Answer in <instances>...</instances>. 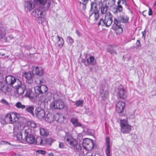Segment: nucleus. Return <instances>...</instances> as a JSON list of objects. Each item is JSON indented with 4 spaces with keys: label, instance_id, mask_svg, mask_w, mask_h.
<instances>
[{
    "label": "nucleus",
    "instance_id": "cd10ccee",
    "mask_svg": "<svg viewBox=\"0 0 156 156\" xmlns=\"http://www.w3.org/2000/svg\"><path fill=\"white\" fill-rule=\"evenodd\" d=\"M45 119V121L49 122H51L53 121L54 120L53 115L50 114H48L46 117H44V119Z\"/></svg>",
    "mask_w": 156,
    "mask_h": 156
},
{
    "label": "nucleus",
    "instance_id": "f03ea898",
    "mask_svg": "<svg viewBox=\"0 0 156 156\" xmlns=\"http://www.w3.org/2000/svg\"><path fill=\"white\" fill-rule=\"evenodd\" d=\"M94 142L92 140L87 138L83 141V147H82L81 151H83V153L79 154L80 156L82 155L83 154H85V151L87 152V151H89L92 149L94 147Z\"/></svg>",
    "mask_w": 156,
    "mask_h": 156
},
{
    "label": "nucleus",
    "instance_id": "ea45409f",
    "mask_svg": "<svg viewBox=\"0 0 156 156\" xmlns=\"http://www.w3.org/2000/svg\"><path fill=\"white\" fill-rule=\"evenodd\" d=\"M120 2L119 4H121V3H122V5H123L125 6L126 9H129L128 6L126 3V0H118V2Z\"/></svg>",
    "mask_w": 156,
    "mask_h": 156
},
{
    "label": "nucleus",
    "instance_id": "37998d69",
    "mask_svg": "<svg viewBox=\"0 0 156 156\" xmlns=\"http://www.w3.org/2000/svg\"><path fill=\"white\" fill-rule=\"evenodd\" d=\"M98 25H101L102 26H104L105 25V23L104 21V20L101 19L99 21V22L98 23Z\"/></svg>",
    "mask_w": 156,
    "mask_h": 156
},
{
    "label": "nucleus",
    "instance_id": "5701e85b",
    "mask_svg": "<svg viewBox=\"0 0 156 156\" xmlns=\"http://www.w3.org/2000/svg\"><path fill=\"white\" fill-rule=\"evenodd\" d=\"M91 8L90 12H99L97 8V5L96 2H93L91 3Z\"/></svg>",
    "mask_w": 156,
    "mask_h": 156
},
{
    "label": "nucleus",
    "instance_id": "e433bc0d",
    "mask_svg": "<svg viewBox=\"0 0 156 156\" xmlns=\"http://www.w3.org/2000/svg\"><path fill=\"white\" fill-rule=\"evenodd\" d=\"M57 38L59 42H60V43L58 44L59 47H62L63 46L64 42L63 39L60 37L58 35H57Z\"/></svg>",
    "mask_w": 156,
    "mask_h": 156
},
{
    "label": "nucleus",
    "instance_id": "dca6fc26",
    "mask_svg": "<svg viewBox=\"0 0 156 156\" xmlns=\"http://www.w3.org/2000/svg\"><path fill=\"white\" fill-rule=\"evenodd\" d=\"M104 21L105 25L107 27L110 26L112 22V16L111 13H108L107 15H105Z\"/></svg>",
    "mask_w": 156,
    "mask_h": 156
},
{
    "label": "nucleus",
    "instance_id": "72a5a7b5",
    "mask_svg": "<svg viewBox=\"0 0 156 156\" xmlns=\"http://www.w3.org/2000/svg\"><path fill=\"white\" fill-rule=\"evenodd\" d=\"M3 80V75L0 73V90L2 89L4 87V84L2 83Z\"/></svg>",
    "mask_w": 156,
    "mask_h": 156
},
{
    "label": "nucleus",
    "instance_id": "8fccbe9b",
    "mask_svg": "<svg viewBox=\"0 0 156 156\" xmlns=\"http://www.w3.org/2000/svg\"><path fill=\"white\" fill-rule=\"evenodd\" d=\"M46 141L47 143L51 144L52 142V140L51 138H47L46 139Z\"/></svg>",
    "mask_w": 156,
    "mask_h": 156
},
{
    "label": "nucleus",
    "instance_id": "4be33fe9",
    "mask_svg": "<svg viewBox=\"0 0 156 156\" xmlns=\"http://www.w3.org/2000/svg\"><path fill=\"white\" fill-rule=\"evenodd\" d=\"M94 58L93 56H90L89 57L87 58L84 63L86 66H88L90 64L93 65L94 64Z\"/></svg>",
    "mask_w": 156,
    "mask_h": 156
},
{
    "label": "nucleus",
    "instance_id": "2eb2a0df",
    "mask_svg": "<svg viewBox=\"0 0 156 156\" xmlns=\"http://www.w3.org/2000/svg\"><path fill=\"white\" fill-rule=\"evenodd\" d=\"M12 118L11 113L7 114L4 118L0 119V122L2 124H5L8 123H12Z\"/></svg>",
    "mask_w": 156,
    "mask_h": 156
},
{
    "label": "nucleus",
    "instance_id": "338daca9",
    "mask_svg": "<svg viewBox=\"0 0 156 156\" xmlns=\"http://www.w3.org/2000/svg\"><path fill=\"white\" fill-rule=\"evenodd\" d=\"M11 156H19L18 155H16L15 154H13Z\"/></svg>",
    "mask_w": 156,
    "mask_h": 156
},
{
    "label": "nucleus",
    "instance_id": "603ef678",
    "mask_svg": "<svg viewBox=\"0 0 156 156\" xmlns=\"http://www.w3.org/2000/svg\"><path fill=\"white\" fill-rule=\"evenodd\" d=\"M4 89L7 91L9 92L11 90V88L7 86L5 87Z\"/></svg>",
    "mask_w": 156,
    "mask_h": 156
},
{
    "label": "nucleus",
    "instance_id": "f3484780",
    "mask_svg": "<svg viewBox=\"0 0 156 156\" xmlns=\"http://www.w3.org/2000/svg\"><path fill=\"white\" fill-rule=\"evenodd\" d=\"M13 134L14 136L16 135V137L19 140L21 141L23 140L21 130L19 129L18 128H15L14 129Z\"/></svg>",
    "mask_w": 156,
    "mask_h": 156
},
{
    "label": "nucleus",
    "instance_id": "393cba45",
    "mask_svg": "<svg viewBox=\"0 0 156 156\" xmlns=\"http://www.w3.org/2000/svg\"><path fill=\"white\" fill-rule=\"evenodd\" d=\"M11 114L12 119V123L18 121L19 119V115L15 112H13Z\"/></svg>",
    "mask_w": 156,
    "mask_h": 156
},
{
    "label": "nucleus",
    "instance_id": "0eeeda50",
    "mask_svg": "<svg viewBox=\"0 0 156 156\" xmlns=\"http://www.w3.org/2000/svg\"><path fill=\"white\" fill-rule=\"evenodd\" d=\"M129 20V17L126 15H120L118 17V19L115 18L114 23L116 26H121L120 22L123 23H127Z\"/></svg>",
    "mask_w": 156,
    "mask_h": 156
},
{
    "label": "nucleus",
    "instance_id": "39448f33",
    "mask_svg": "<svg viewBox=\"0 0 156 156\" xmlns=\"http://www.w3.org/2000/svg\"><path fill=\"white\" fill-rule=\"evenodd\" d=\"M43 10H44V8L38 9L33 10L32 13V15L37 18L39 22L41 23H42L45 21V19L43 17L44 16L43 14Z\"/></svg>",
    "mask_w": 156,
    "mask_h": 156
},
{
    "label": "nucleus",
    "instance_id": "aec40b11",
    "mask_svg": "<svg viewBox=\"0 0 156 156\" xmlns=\"http://www.w3.org/2000/svg\"><path fill=\"white\" fill-rule=\"evenodd\" d=\"M44 72V69L41 67H35L34 68L33 73L34 74L41 75Z\"/></svg>",
    "mask_w": 156,
    "mask_h": 156
},
{
    "label": "nucleus",
    "instance_id": "7ed1b4c3",
    "mask_svg": "<svg viewBox=\"0 0 156 156\" xmlns=\"http://www.w3.org/2000/svg\"><path fill=\"white\" fill-rule=\"evenodd\" d=\"M120 131L123 133H129L131 130V126L128 123L126 119H121L120 120Z\"/></svg>",
    "mask_w": 156,
    "mask_h": 156
},
{
    "label": "nucleus",
    "instance_id": "ddd939ff",
    "mask_svg": "<svg viewBox=\"0 0 156 156\" xmlns=\"http://www.w3.org/2000/svg\"><path fill=\"white\" fill-rule=\"evenodd\" d=\"M14 87L15 89L16 92L19 95L23 94L25 89V86L23 84H17Z\"/></svg>",
    "mask_w": 156,
    "mask_h": 156
},
{
    "label": "nucleus",
    "instance_id": "09e8293b",
    "mask_svg": "<svg viewBox=\"0 0 156 156\" xmlns=\"http://www.w3.org/2000/svg\"><path fill=\"white\" fill-rule=\"evenodd\" d=\"M65 145L62 142H59V147L60 148H65Z\"/></svg>",
    "mask_w": 156,
    "mask_h": 156
},
{
    "label": "nucleus",
    "instance_id": "f704fd0d",
    "mask_svg": "<svg viewBox=\"0 0 156 156\" xmlns=\"http://www.w3.org/2000/svg\"><path fill=\"white\" fill-rule=\"evenodd\" d=\"M42 140L41 137H37L36 139H35V142L34 144L37 145H41L42 144Z\"/></svg>",
    "mask_w": 156,
    "mask_h": 156
},
{
    "label": "nucleus",
    "instance_id": "c9c22d12",
    "mask_svg": "<svg viewBox=\"0 0 156 156\" xmlns=\"http://www.w3.org/2000/svg\"><path fill=\"white\" fill-rule=\"evenodd\" d=\"M15 106L18 108L23 109L25 108L26 106L25 105H22L20 102H17L15 105Z\"/></svg>",
    "mask_w": 156,
    "mask_h": 156
},
{
    "label": "nucleus",
    "instance_id": "473e14b6",
    "mask_svg": "<svg viewBox=\"0 0 156 156\" xmlns=\"http://www.w3.org/2000/svg\"><path fill=\"white\" fill-rule=\"evenodd\" d=\"M5 35V31L0 29V39H3L5 41H7V38H6Z\"/></svg>",
    "mask_w": 156,
    "mask_h": 156
},
{
    "label": "nucleus",
    "instance_id": "58836bf2",
    "mask_svg": "<svg viewBox=\"0 0 156 156\" xmlns=\"http://www.w3.org/2000/svg\"><path fill=\"white\" fill-rule=\"evenodd\" d=\"M41 94L45 93L48 90L47 87L44 85L41 86Z\"/></svg>",
    "mask_w": 156,
    "mask_h": 156
},
{
    "label": "nucleus",
    "instance_id": "7c9ffc66",
    "mask_svg": "<svg viewBox=\"0 0 156 156\" xmlns=\"http://www.w3.org/2000/svg\"><path fill=\"white\" fill-rule=\"evenodd\" d=\"M116 26L115 28L114 29L115 32L117 34H121L123 30L121 25L119 26L116 25Z\"/></svg>",
    "mask_w": 156,
    "mask_h": 156
},
{
    "label": "nucleus",
    "instance_id": "c756f323",
    "mask_svg": "<svg viewBox=\"0 0 156 156\" xmlns=\"http://www.w3.org/2000/svg\"><path fill=\"white\" fill-rule=\"evenodd\" d=\"M40 133L41 136H47L49 134V133L46 129L43 128H40Z\"/></svg>",
    "mask_w": 156,
    "mask_h": 156
},
{
    "label": "nucleus",
    "instance_id": "412c9836",
    "mask_svg": "<svg viewBox=\"0 0 156 156\" xmlns=\"http://www.w3.org/2000/svg\"><path fill=\"white\" fill-rule=\"evenodd\" d=\"M106 147L105 153L106 156H110V140L109 137H107L106 139Z\"/></svg>",
    "mask_w": 156,
    "mask_h": 156
},
{
    "label": "nucleus",
    "instance_id": "2f4dec72",
    "mask_svg": "<svg viewBox=\"0 0 156 156\" xmlns=\"http://www.w3.org/2000/svg\"><path fill=\"white\" fill-rule=\"evenodd\" d=\"M26 96L29 98H34L33 92L32 91L31 89H29L27 90Z\"/></svg>",
    "mask_w": 156,
    "mask_h": 156
},
{
    "label": "nucleus",
    "instance_id": "de8ad7c7",
    "mask_svg": "<svg viewBox=\"0 0 156 156\" xmlns=\"http://www.w3.org/2000/svg\"><path fill=\"white\" fill-rule=\"evenodd\" d=\"M84 151L85 154H84L85 155V156H92L93 153H92L91 152H87H87H86L85 151Z\"/></svg>",
    "mask_w": 156,
    "mask_h": 156
},
{
    "label": "nucleus",
    "instance_id": "4468645a",
    "mask_svg": "<svg viewBox=\"0 0 156 156\" xmlns=\"http://www.w3.org/2000/svg\"><path fill=\"white\" fill-rule=\"evenodd\" d=\"M116 111L119 113H121L125 107V103L122 101H118L115 105Z\"/></svg>",
    "mask_w": 156,
    "mask_h": 156
},
{
    "label": "nucleus",
    "instance_id": "c03bdc74",
    "mask_svg": "<svg viewBox=\"0 0 156 156\" xmlns=\"http://www.w3.org/2000/svg\"><path fill=\"white\" fill-rule=\"evenodd\" d=\"M39 125L38 124H36L34 122H32L30 123V126L31 127L34 128L37 127Z\"/></svg>",
    "mask_w": 156,
    "mask_h": 156
},
{
    "label": "nucleus",
    "instance_id": "a19ab883",
    "mask_svg": "<svg viewBox=\"0 0 156 156\" xmlns=\"http://www.w3.org/2000/svg\"><path fill=\"white\" fill-rule=\"evenodd\" d=\"M115 2V0H108V2H107V5L111 6L114 4Z\"/></svg>",
    "mask_w": 156,
    "mask_h": 156
},
{
    "label": "nucleus",
    "instance_id": "e2e57ef3",
    "mask_svg": "<svg viewBox=\"0 0 156 156\" xmlns=\"http://www.w3.org/2000/svg\"><path fill=\"white\" fill-rule=\"evenodd\" d=\"M111 48H107V51L108 52H110V53H111Z\"/></svg>",
    "mask_w": 156,
    "mask_h": 156
},
{
    "label": "nucleus",
    "instance_id": "5fc2aeb1",
    "mask_svg": "<svg viewBox=\"0 0 156 156\" xmlns=\"http://www.w3.org/2000/svg\"><path fill=\"white\" fill-rule=\"evenodd\" d=\"M111 54H113L115 53V55H116L117 54V53L116 51L114 49H113L112 48H111Z\"/></svg>",
    "mask_w": 156,
    "mask_h": 156
},
{
    "label": "nucleus",
    "instance_id": "9b49d317",
    "mask_svg": "<svg viewBox=\"0 0 156 156\" xmlns=\"http://www.w3.org/2000/svg\"><path fill=\"white\" fill-rule=\"evenodd\" d=\"M36 117L39 119H43L45 117V113L44 110L40 108H37L35 110Z\"/></svg>",
    "mask_w": 156,
    "mask_h": 156
},
{
    "label": "nucleus",
    "instance_id": "79ce46f5",
    "mask_svg": "<svg viewBox=\"0 0 156 156\" xmlns=\"http://www.w3.org/2000/svg\"><path fill=\"white\" fill-rule=\"evenodd\" d=\"M83 100H78L76 101L75 104L77 106H79L83 105Z\"/></svg>",
    "mask_w": 156,
    "mask_h": 156
},
{
    "label": "nucleus",
    "instance_id": "680f3d73",
    "mask_svg": "<svg viewBox=\"0 0 156 156\" xmlns=\"http://www.w3.org/2000/svg\"><path fill=\"white\" fill-rule=\"evenodd\" d=\"M142 34L143 35V37H145V31L142 32Z\"/></svg>",
    "mask_w": 156,
    "mask_h": 156
},
{
    "label": "nucleus",
    "instance_id": "052dcab7",
    "mask_svg": "<svg viewBox=\"0 0 156 156\" xmlns=\"http://www.w3.org/2000/svg\"><path fill=\"white\" fill-rule=\"evenodd\" d=\"M137 46H140V42L139 40H137L136 43Z\"/></svg>",
    "mask_w": 156,
    "mask_h": 156
},
{
    "label": "nucleus",
    "instance_id": "1a4fd4ad",
    "mask_svg": "<svg viewBox=\"0 0 156 156\" xmlns=\"http://www.w3.org/2000/svg\"><path fill=\"white\" fill-rule=\"evenodd\" d=\"M5 81L7 84L12 85L14 83L21 84V81L19 79H16L14 77L11 76H8L5 78Z\"/></svg>",
    "mask_w": 156,
    "mask_h": 156
},
{
    "label": "nucleus",
    "instance_id": "f257e3e1",
    "mask_svg": "<svg viewBox=\"0 0 156 156\" xmlns=\"http://www.w3.org/2000/svg\"><path fill=\"white\" fill-rule=\"evenodd\" d=\"M65 139L67 144H69L70 147L73 148L76 153L79 154L83 153V151H81L82 147L78 144V142L76 140L73 138L69 135H66Z\"/></svg>",
    "mask_w": 156,
    "mask_h": 156
},
{
    "label": "nucleus",
    "instance_id": "20e7f679",
    "mask_svg": "<svg viewBox=\"0 0 156 156\" xmlns=\"http://www.w3.org/2000/svg\"><path fill=\"white\" fill-rule=\"evenodd\" d=\"M24 139L30 144H34V143L35 138L33 134L32 133L30 129L28 128L25 130Z\"/></svg>",
    "mask_w": 156,
    "mask_h": 156
},
{
    "label": "nucleus",
    "instance_id": "423d86ee",
    "mask_svg": "<svg viewBox=\"0 0 156 156\" xmlns=\"http://www.w3.org/2000/svg\"><path fill=\"white\" fill-rule=\"evenodd\" d=\"M64 106V103L60 100H55L50 105V108L53 110L62 109Z\"/></svg>",
    "mask_w": 156,
    "mask_h": 156
},
{
    "label": "nucleus",
    "instance_id": "f8f14e48",
    "mask_svg": "<svg viewBox=\"0 0 156 156\" xmlns=\"http://www.w3.org/2000/svg\"><path fill=\"white\" fill-rule=\"evenodd\" d=\"M117 96L119 98L125 99L127 96V91L122 87L121 86L118 89Z\"/></svg>",
    "mask_w": 156,
    "mask_h": 156
},
{
    "label": "nucleus",
    "instance_id": "c85d7f7f",
    "mask_svg": "<svg viewBox=\"0 0 156 156\" xmlns=\"http://www.w3.org/2000/svg\"><path fill=\"white\" fill-rule=\"evenodd\" d=\"M34 107L33 106H28L26 108V110L29 112L33 116H34Z\"/></svg>",
    "mask_w": 156,
    "mask_h": 156
},
{
    "label": "nucleus",
    "instance_id": "6ab92c4d",
    "mask_svg": "<svg viewBox=\"0 0 156 156\" xmlns=\"http://www.w3.org/2000/svg\"><path fill=\"white\" fill-rule=\"evenodd\" d=\"M34 75L33 72H25L23 74L25 77L28 80V83H33L32 79Z\"/></svg>",
    "mask_w": 156,
    "mask_h": 156
},
{
    "label": "nucleus",
    "instance_id": "4c0bfd02",
    "mask_svg": "<svg viewBox=\"0 0 156 156\" xmlns=\"http://www.w3.org/2000/svg\"><path fill=\"white\" fill-rule=\"evenodd\" d=\"M35 93L37 94H41V86H36L34 88Z\"/></svg>",
    "mask_w": 156,
    "mask_h": 156
},
{
    "label": "nucleus",
    "instance_id": "774afa93",
    "mask_svg": "<svg viewBox=\"0 0 156 156\" xmlns=\"http://www.w3.org/2000/svg\"><path fill=\"white\" fill-rule=\"evenodd\" d=\"M49 155L50 156H53V154L52 153H51L50 154H49Z\"/></svg>",
    "mask_w": 156,
    "mask_h": 156
},
{
    "label": "nucleus",
    "instance_id": "9d476101",
    "mask_svg": "<svg viewBox=\"0 0 156 156\" xmlns=\"http://www.w3.org/2000/svg\"><path fill=\"white\" fill-rule=\"evenodd\" d=\"M34 1L36 4L41 5L43 7L44 10H48L51 4L50 1L46 4L47 0H34Z\"/></svg>",
    "mask_w": 156,
    "mask_h": 156
},
{
    "label": "nucleus",
    "instance_id": "a878e982",
    "mask_svg": "<svg viewBox=\"0 0 156 156\" xmlns=\"http://www.w3.org/2000/svg\"><path fill=\"white\" fill-rule=\"evenodd\" d=\"M90 13L91 14L90 15L89 19H90L91 18L94 19L95 21H96L99 16V12H93Z\"/></svg>",
    "mask_w": 156,
    "mask_h": 156
},
{
    "label": "nucleus",
    "instance_id": "49530a36",
    "mask_svg": "<svg viewBox=\"0 0 156 156\" xmlns=\"http://www.w3.org/2000/svg\"><path fill=\"white\" fill-rule=\"evenodd\" d=\"M67 40L69 41V42L72 44L74 42L73 39L70 36H69L67 37Z\"/></svg>",
    "mask_w": 156,
    "mask_h": 156
},
{
    "label": "nucleus",
    "instance_id": "6e6d98bb",
    "mask_svg": "<svg viewBox=\"0 0 156 156\" xmlns=\"http://www.w3.org/2000/svg\"><path fill=\"white\" fill-rule=\"evenodd\" d=\"M108 94V91H106L105 92V94L104 95V97L105 98H107Z\"/></svg>",
    "mask_w": 156,
    "mask_h": 156
},
{
    "label": "nucleus",
    "instance_id": "bb28decb",
    "mask_svg": "<svg viewBox=\"0 0 156 156\" xmlns=\"http://www.w3.org/2000/svg\"><path fill=\"white\" fill-rule=\"evenodd\" d=\"M70 121L75 127H81L82 126V124L78 122V120L77 119L73 118L71 119Z\"/></svg>",
    "mask_w": 156,
    "mask_h": 156
},
{
    "label": "nucleus",
    "instance_id": "69168bd1",
    "mask_svg": "<svg viewBox=\"0 0 156 156\" xmlns=\"http://www.w3.org/2000/svg\"><path fill=\"white\" fill-rule=\"evenodd\" d=\"M89 0H82V2H81L82 3L84 2L85 3H86L87 1H88Z\"/></svg>",
    "mask_w": 156,
    "mask_h": 156
},
{
    "label": "nucleus",
    "instance_id": "b1692460",
    "mask_svg": "<svg viewBox=\"0 0 156 156\" xmlns=\"http://www.w3.org/2000/svg\"><path fill=\"white\" fill-rule=\"evenodd\" d=\"M120 2H117L118 6L115 9L113 10V12L115 14H117L119 12H121L122 11L123 8L121 4H119Z\"/></svg>",
    "mask_w": 156,
    "mask_h": 156
},
{
    "label": "nucleus",
    "instance_id": "6e6552de",
    "mask_svg": "<svg viewBox=\"0 0 156 156\" xmlns=\"http://www.w3.org/2000/svg\"><path fill=\"white\" fill-rule=\"evenodd\" d=\"M99 5L102 14H106L107 15L108 13H110L108 11L109 6L107 5V2H102L101 0L99 3Z\"/></svg>",
    "mask_w": 156,
    "mask_h": 156
},
{
    "label": "nucleus",
    "instance_id": "4d7b16f0",
    "mask_svg": "<svg viewBox=\"0 0 156 156\" xmlns=\"http://www.w3.org/2000/svg\"><path fill=\"white\" fill-rule=\"evenodd\" d=\"M92 156H101L99 154L96 152L93 153Z\"/></svg>",
    "mask_w": 156,
    "mask_h": 156
},
{
    "label": "nucleus",
    "instance_id": "a18cd8bd",
    "mask_svg": "<svg viewBox=\"0 0 156 156\" xmlns=\"http://www.w3.org/2000/svg\"><path fill=\"white\" fill-rule=\"evenodd\" d=\"M79 1L80 3L82 4L83 5V10L85 9H86V5L87 4L88 1H87L86 3H85L84 2H83V3L81 2H82V0H79Z\"/></svg>",
    "mask_w": 156,
    "mask_h": 156
},
{
    "label": "nucleus",
    "instance_id": "3c124183",
    "mask_svg": "<svg viewBox=\"0 0 156 156\" xmlns=\"http://www.w3.org/2000/svg\"><path fill=\"white\" fill-rule=\"evenodd\" d=\"M1 102L3 104H4L6 105H8V103L5 99H2L1 101Z\"/></svg>",
    "mask_w": 156,
    "mask_h": 156
},
{
    "label": "nucleus",
    "instance_id": "0e129e2a",
    "mask_svg": "<svg viewBox=\"0 0 156 156\" xmlns=\"http://www.w3.org/2000/svg\"><path fill=\"white\" fill-rule=\"evenodd\" d=\"M39 82L41 84L43 83H44V80H39Z\"/></svg>",
    "mask_w": 156,
    "mask_h": 156
},
{
    "label": "nucleus",
    "instance_id": "a211bd4d",
    "mask_svg": "<svg viewBox=\"0 0 156 156\" xmlns=\"http://www.w3.org/2000/svg\"><path fill=\"white\" fill-rule=\"evenodd\" d=\"M24 10L27 12L31 11L34 7V5L32 3L30 2L26 1L24 4Z\"/></svg>",
    "mask_w": 156,
    "mask_h": 156
},
{
    "label": "nucleus",
    "instance_id": "13d9d810",
    "mask_svg": "<svg viewBox=\"0 0 156 156\" xmlns=\"http://www.w3.org/2000/svg\"><path fill=\"white\" fill-rule=\"evenodd\" d=\"M76 34H77V35L79 36H81V33H80V32L78 30H76Z\"/></svg>",
    "mask_w": 156,
    "mask_h": 156
},
{
    "label": "nucleus",
    "instance_id": "864d4df0",
    "mask_svg": "<svg viewBox=\"0 0 156 156\" xmlns=\"http://www.w3.org/2000/svg\"><path fill=\"white\" fill-rule=\"evenodd\" d=\"M39 153L41 154H44L46 153V151H45L40 150L38 151Z\"/></svg>",
    "mask_w": 156,
    "mask_h": 156
},
{
    "label": "nucleus",
    "instance_id": "bf43d9fd",
    "mask_svg": "<svg viewBox=\"0 0 156 156\" xmlns=\"http://www.w3.org/2000/svg\"><path fill=\"white\" fill-rule=\"evenodd\" d=\"M152 14V11L151 9L149 8V11L148 12V15H151Z\"/></svg>",
    "mask_w": 156,
    "mask_h": 156
}]
</instances>
